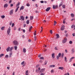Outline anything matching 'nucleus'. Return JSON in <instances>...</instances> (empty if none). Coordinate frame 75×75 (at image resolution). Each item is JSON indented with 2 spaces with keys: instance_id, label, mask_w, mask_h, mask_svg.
<instances>
[{
  "instance_id": "nucleus-32",
  "label": "nucleus",
  "mask_w": 75,
  "mask_h": 75,
  "mask_svg": "<svg viewBox=\"0 0 75 75\" xmlns=\"http://www.w3.org/2000/svg\"><path fill=\"white\" fill-rule=\"evenodd\" d=\"M62 7L63 8H65V5H63L62 6Z\"/></svg>"
},
{
  "instance_id": "nucleus-51",
  "label": "nucleus",
  "mask_w": 75,
  "mask_h": 75,
  "mask_svg": "<svg viewBox=\"0 0 75 75\" xmlns=\"http://www.w3.org/2000/svg\"><path fill=\"white\" fill-rule=\"evenodd\" d=\"M51 72H52V73L54 72V70H53V69L51 71Z\"/></svg>"
},
{
  "instance_id": "nucleus-18",
  "label": "nucleus",
  "mask_w": 75,
  "mask_h": 75,
  "mask_svg": "<svg viewBox=\"0 0 75 75\" xmlns=\"http://www.w3.org/2000/svg\"><path fill=\"white\" fill-rule=\"evenodd\" d=\"M12 54H13V53H10L9 55V58H10L11 57V55H12Z\"/></svg>"
},
{
  "instance_id": "nucleus-64",
  "label": "nucleus",
  "mask_w": 75,
  "mask_h": 75,
  "mask_svg": "<svg viewBox=\"0 0 75 75\" xmlns=\"http://www.w3.org/2000/svg\"><path fill=\"white\" fill-rule=\"evenodd\" d=\"M40 75H44V73H41Z\"/></svg>"
},
{
  "instance_id": "nucleus-23",
  "label": "nucleus",
  "mask_w": 75,
  "mask_h": 75,
  "mask_svg": "<svg viewBox=\"0 0 75 75\" xmlns=\"http://www.w3.org/2000/svg\"><path fill=\"white\" fill-rule=\"evenodd\" d=\"M3 56H4V54H2L0 55V58H1Z\"/></svg>"
},
{
  "instance_id": "nucleus-31",
  "label": "nucleus",
  "mask_w": 75,
  "mask_h": 75,
  "mask_svg": "<svg viewBox=\"0 0 75 75\" xmlns=\"http://www.w3.org/2000/svg\"><path fill=\"white\" fill-rule=\"evenodd\" d=\"M30 20H33V16H31L30 17Z\"/></svg>"
},
{
  "instance_id": "nucleus-7",
  "label": "nucleus",
  "mask_w": 75,
  "mask_h": 75,
  "mask_svg": "<svg viewBox=\"0 0 75 75\" xmlns=\"http://www.w3.org/2000/svg\"><path fill=\"white\" fill-rule=\"evenodd\" d=\"M13 14V10L12 9L10 11V15H12Z\"/></svg>"
},
{
  "instance_id": "nucleus-40",
  "label": "nucleus",
  "mask_w": 75,
  "mask_h": 75,
  "mask_svg": "<svg viewBox=\"0 0 75 75\" xmlns=\"http://www.w3.org/2000/svg\"><path fill=\"white\" fill-rule=\"evenodd\" d=\"M37 39V38L36 37V36H34V40L35 41Z\"/></svg>"
},
{
  "instance_id": "nucleus-10",
  "label": "nucleus",
  "mask_w": 75,
  "mask_h": 75,
  "mask_svg": "<svg viewBox=\"0 0 75 75\" xmlns=\"http://www.w3.org/2000/svg\"><path fill=\"white\" fill-rule=\"evenodd\" d=\"M20 18L22 21H24V18L23 17V16H21Z\"/></svg>"
},
{
  "instance_id": "nucleus-47",
  "label": "nucleus",
  "mask_w": 75,
  "mask_h": 75,
  "mask_svg": "<svg viewBox=\"0 0 75 75\" xmlns=\"http://www.w3.org/2000/svg\"><path fill=\"white\" fill-rule=\"evenodd\" d=\"M12 1V0H9V3L10 4L11 3V2Z\"/></svg>"
},
{
  "instance_id": "nucleus-12",
  "label": "nucleus",
  "mask_w": 75,
  "mask_h": 75,
  "mask_svg": "<svg viewBox=\"0 0 75 75\" xmlns=\"http://www.w3.org/2000/svg\"><path fill=\"white\" fill-rule=\"evenodd\" d=\"M59 69H61V70H64V68L63 67H59Z\"/></svg>"
},
{
  "instance_id": "nucleus-11",
  "label": "nucleus",
  "mask_w": 75,
  "mask_h": 75,
  "mask_svg": "<svg viewBox=\"0 0 75 75\" xmlns=\"http://www.w3.org/2000/svg\"><path fill=\"white\" fill-rule=\"evenodd\" d=\"M51 8V7H48L46 9V11H48L50 10Z\"/></svg>"
},
{
  "instance_id": "nucleus-54",
  "label": "nucleus",
  "mask_w": 75,
  "mask_h": 75,
  "mask_svg": "<svg viewBox=\"0 0 75 75\" xmlns=\"http://www.w3.org/2000/svg\"><path fill=\"white\" fill-rule=\"evenodd\" d=\"M22 37L23 38H25V36H24V35H22Z\"/></svg>"
},
{
  "instance_id": "nucleus-5",
  "label": "nucleus",
  "mask_w": 75,
  "mask_h": 75,
  "mask_svg": "<svg viewBox=\"0 0 75 75\" xmlns=\"http://www.w3.org/2000/svg\"><path fill=\"white\" fill-rule=\"evenodd\" d=\"M53 9H55L56 8H58V6L56 5L55 6V5H54L53 6Z\"/></svg>"
},
{
  "instance_id": "nucleus-41",
  "label": "nucleus",
  "mask_w": 75,
  "mask_h": 75,
  "mask_svg": "<svg viewBox=\"0 0 75 75\" xmlns=\"http://www.w3.org/2000/svg\"><path fill=\"white\" fill-rule=\"evenodd\" d=\"M4 27H2V28H1V30H4Z\"/></svg>"
},
{
  "instance_id": "nucleus-46",
  "label": "nucleus",
  "mask_w": 75,
  "mask_h": 75,
  "mask_svg": "<svg viewBox=\"0 0 75 75\" xmlns=\"http://www.w3.org/2000/svg\"><path fill=\"white\" fill-rule=\"evenodd\" d=\"M26 27V24H23V27Z\"/></svg>"
},
{
  "instance_id": "nucleus-36",
  "label": "nucleus",
  "mask_w": 75,
  "mask_h": 75,
  "mask_svg": "<svg viewBox=\"0 0 75 75\" xmlns=\"http://www.w3.org/2000/svg\"><path fill=\"white\" fill-rule=\"evenodd\" d=\"M69 43L70 44H72V41H70L69 42Z\"/></svg>"
},
{
  "instance_id": "nucleus-21",
  "label": "nucleus",
  "mask_w": 75,
  "mask_h": 75,
  "mask_svg": "<svg viewBox=\"0 0 75 75\" xmlns=\"http://www.w3.org/2000/svg\"><path fill=\"white\" fill-rule=\"evenodd\" d=\"M64 61H65L66 62H67V58L66 57H64Z\"/></svg>"
},
{
  "instance_id": "nucleus-33",
  "label": "nucleus",
  "mask_w": 75,
  "mask_h": 75,
  "mask_svg": "<svg viewBox=\"0 0 75 75\" xmlns=\"http://www.w3.org/2000/svg\"><path fill=\"white\" fill-rule=\"evenodd\" d=\"M61 55V57L62 58L64 57V53H62V55Z\"/></svg>"
},
{
  "instance_id": "nucleus-9",
  "label": "nucleus",
  "mask_w": 75,
  "mask_h": 75,
  "mask_svg": "<svg viewBox=\"0 0 75 75\" xmlns=\"http://www.w3.org/2000/svg\"><path fill=\"white\" fill-rule=\"evenodd\" d=\"M67 39L65 38L63 40V43H65L66 42V41H67Z\"/></svg>"
},
{
  "instance_id": "nucleus-30",
  "label": "nucleus",
  "mask_w": 75,
  "mask_h": 75,
  "mask_svg": "<svg viewBox=\"0 0 75 75\" xmlns=\"http://www.w3.org/2000/svg\"><path fill=\"white\" fill-rule=\"evenodd\" d=\"M71 16L73 18L74 17V14L73 13H71Z\"/></svg>"
},
{
  "instance_id": "nucleus-63",
  "label": "nucleus",
  "mask_w": 75,
  "mask_h": 75,
  "mask_svg": "<svg viewBox=\"0 0 75 75\" xmlns=\"http://www.w3.org/2000/svg\"><path fill=\"white\" fill-rule=\"evenodd\" d=\"M56 23H57V22L56 21H54V23L56 24Z\"/></svg>"
},
{
  "instance_id": "nucleus-44",
  "label": "nucleus",
  "mask_w": 75,
  "mask_h": 75,
  "mask_svg": "<svg viewBox=\"0 0 75 75\" xmlns=\"http://www.w3.org/2000/svg\"><path fill=\"white\" fill-rule=\"evenodd\" d=\"M14 23H12V27H14Z\"/></svg>"
},
{
  "instance_id": "nucleus-6",
  "label": "nucleus",
  "mask_w": 75,
  "mask_h": 75,
  "mask_svg": "<svg viewBox=\"0 0 75 75\" xmlns=\"http://www.w3.org/2000/svg\"><path fill=\"white\" fill-rule=\"evenodd\" d=\"M71 54H74V53L75 52V50H74V48H72L71 49Z\"/></svg>"
},
{
  "instance_id": "nucleus-27",
  "label": "nucleus",
  "mask_w": 75,
  "mask_h": 75,
  "mask_svg": "<svg viewBox=\"0 0 75 75\" xmlns=\"http://www.w3.org/2000/svg\"><path fill=\"white\" fill-rule=\"evenodd\" d=\"M20 2H18V4H17L16 5V7H18V6L20 5Z\"/></svg>"
},
{
  "instance_id": "nucleus-49",
  "label": "nucleus",
  "mask_w": 75,
  "mask_h": 75,
  "mask_svg": "<svg viewBox=\"0 0 75 75\" xmlns=\"http://www.w3.org/2000/svg\"><path fill=\"white\" fill-rule=\"evenodd\" d=\"M74 25H72L71 27L72 28H74Z\"/></svg>"
},
{
  "instance_id": "nucleus-60",
  "label": "nucleus",
  "mask_w": 75,
  "mask_h": 75,
  "mask_svg": "<svg viewBox=\"0 0 75 75\" xmlns=\"http://www.w3.org/2000/svg\"><path fill=\"white\" fill-rule=\"evenodd\" d=\"M23 33H25V30H23Z\"/></svg>"
},
{
  "instance_id": "nucleus-19",
  "label": "nucleus",
  "mask_w": 75,
  "mask_h": 75,
  "mask_svg": "<svg viewBox=\"0 0 75 75\" xmlns=\"http://www.w3.org/2000/svg\"><path fill=\"white\" fill-rule=\"evenodd\" d=\"M19 6L17 7L15 11V12H17L18 10V8H19Z\"/></svg>"
},
{
  "instance_id": "nucleus-22",
  "label": "nucleus",
  "mask_w": 75,
  "mask_h": 75,
  "mask_svg": "<svg viewBox=\"0 0 75 75\" xmlns=\"http://www.w3.org/2000/svg\"><path fill=\"white\" fill-rule=\"evenodd\" d=\"M30 23V20H28L26 21V23L27 24H28Z\"/></svg>"
},
{
  "instance_id": "nucleus-57",
  "label": "nucleus",
  "mask_w": 75,
  "mask_h": 75,
  "mask_svg": "<svg viewBox=\"0 0 75 75\" xmlns=\"http://www.w3.org/2000/svg\"><path fill=\"white\" fill-rule=\"evenodd\" d=\"M39 70L38 69H36V72H38V71H39Z\"/></svg>"
},
{
  "instance_id": "nucleus-17",
  "label": "nucleus",
  "mask_w": 75,
  "mask_h": 75,
  "mask_svg": "<svg viewBox=\"0 0 75 75\" xmlns=\"http://www.w3.org/2000/svg\"><path fill=\"white\" fill-rule=\"evenodd\" d=\"M24 6H22L20 9V10L21 11V10H23V9H24Z\"/></svg>"
},
{
  "instance_id": "nucleus-15",
  "label": "nucleus",
  "mask_w": 75,
  "mask_h": 75,
  "mask_svg": "<svg viewBox=\"0 0 75 75\" xmlns=\"http://www.w3.org/2000/svg\"><path fill=\"white\" fill-rule=\"evenodd\" d=\"M55 55V54L53 53L52 54V57L53 58H55V56H54Z\"/></svg>"
},
{
  "instance_id": "nucleus-42",
  "label": "nucleus",
  "mask_w": 75,
  "mask_h": 75,
  "mask_svg": "<svg viewBox=\"0 0 75 75\" xmlns=\"http://www.w3.org/2000/svg\"><path fill=\"white\" fill-rule=\"evenodd\" d=\"M5 57L6 58H8V54L6 55L5 56Z\"/></svg>"
},
{
  "instance_id": "nucleus-13",
  "label": "nucleus",
  "mask_w": 75,
  "mask_h": 75,
  "mask_svg": "<svg viewBox=\"0 0 75 75\" xmlns=\"http://www.w3.org/2000/svg\"><path fill=\"white\" fill-rule=\"evenodd\" d=\"M4 8H6V7H8V4H6L5 5H4Z\"/></svg>"
},
{
  "instance_id": "nucleus-39",
  "label": "nucleus",
  "mask_w": 75,
  "mask_h": 75,
  "mask_svg": "<svg viewBox=\"0 0 75 75\" xmlns=\"http://www.w3.org/2000/svg\"><path fill=\"white\" fill-rule=\"evenodd\" d=\"M10 7H13V4H10Z\"/></svg>"
},
{
  "instance_id": "nucleus-35",
  "label": "nucleus",
  "mask_w": 75,
  "mask_h": 75,
  "mask_svg": "<svg viewBox=\"0 0 75 75\" xmlns=\"http://www.w3.org/2000/svg\"><path fill=\"white\" fill-rule=\"evenodd\" d=\"M28 74V70H27L25 72V74Z\"/></svg>"
},
{
  "instance_id": "nucleus-38",
  "label": "nucleus",
  "mask_w": 75,
  "mask_h": 75,
  "mask_svg": "<svg viewBox=\"0 0 75 75\" xmlns=\"http://www.w3.org/2000/svg\"><path fill=\"white\" fill-rule=\"evenodd\" d=\"M59 57L58 55L56 56V58H57V59H59Z\"/></svg>"
},
{
  "instance_id": "nucleus-2",
  "label": "nucleus",
  "mask_w": 75,
  "mask_h": 75,
  "mask_svg": "<svg viewBox=\"0 0 75 75\" xmlns=\"http://www.w3.org/2000/svg\"><path fill=\"white\" fill-rule=\"evenodd\" d=\"M13 43L14 45H18V42L16 40L13 41Z\"/></svg>"
},
{
  "instance_id": "nucleus-55",
  "label": "nucleus",
  "mask_w": 75,
  "mask_h": 75,
  "mask_svg": "<svg viewBox=\"0 0 75 75\" xmlns=\"http://www.w3.org/2000/svg\"><path fill=\"white\" fill-rule=\"evenodd\" d=\"M62 5V4H60L59 6V7H61V6Z\"/></svg>"
},
{
  "instance_id": "nucleus-1",
  "label": "nucleus",
  "mask_w": 75,
  "mask_h": 75,
  "mask_svg": "<svg viewBox=\"0 0 75 75\" xmlns=\"http://www.w3.org/2000/svg\"><path fill=\"white\" fill-rule=\"evenodd\" d=\"M13 48H14V47H11L10 48V47H8L6 49V51L7 52H8L9 51L10 52L13 50Z\"/></svg>"
},
{
  "instance_id": "nucleus-43",
  "label": "nucleus",
  "mask_w": 75,
  "mask_h": 75,
  "mask_svg": "<svg viewBox=\"0 0 75 75\" xmlns=\"http://www.w3.org/2000/svg\"><path fill=\"white\" fill-rule=\"evenodd\" d=\"M63 24H65V20H64L63 21Z\"/></svg>"
},
{
  "instance_id": "nucleus-50",
  "label": "nucleus",
  "mask_w": 75,
  "mask_h": 75,
  "mask_svg": "<svg viewBox=\"0 0 75 75\" xmlns=\"http://www.w3.org/2000/svg\"><path fill=\"white\" fill-rule=\"evenodd\" d=\"M72 35H73L74 37L75 36V33H73V34H72Z\"/></svg>"
},
{
  "instance_id": "nucleus-61",
  "label": "nucleus",
  "mask_w": 75,
  "mask_h": 75,
  "mask_svg": "<svg viewBox=\"0 0 75 75\" xmlns=\"http://www.w3.org/2000/svg\"><path fill=\"white\" fill-rule=\"evenodd\" d=\"M75 20V19H74V18H72V19H71V21H73V20Z\"/></svg>"
},
{
  "instance_id": "nucleus-34",
  "label": "nucleus",
  "mask_w": 75,
  "mask_h": 75,
  "mask_svg": "<svg viewBox=\"0 0 75 75\" xmlns=\"http://www.w3.org/2000/svg\"><path fill=\"white\" fill-rule=\"evenodd\" d=\"M40 59H44V57H40Z\"/></svg>"
},
{
  "instance_id": "nucleus-26",
  "label": "nucleus",
  "mask_w": 75,
  "mask_h": 75,
  "mask_svg": "<svg viewBox=\"0 0 75 75\" xmlns=\"http://www.w3.org/2000/svg\"><path fill=\"white\" fill-rule=\"evenodd\" d=\"M1 17L2 18H5V16L4 15L2 16H1Z\"/></svg>"
},
{
  "instance_id": "nucleus-59",
  "label": "nucleus",
  "mask_w": 75,
  "mask_h": 75,
  "mask_svg": "<svg viewBox=\"0 0 75 75\" xmlns=\"http://www.w3.org/2000/svg\"><path fill=\"white\" fill-rule=\"evenodd\" d=\"M13 30H16V28L15 27H14Z\"/></svg>"
},
{
  "instance_id": "nucleus-58",
  "label": "nucleus",
  "mask_w": 75,
  "mask_h": 75,
  "mask_svg": "<svg viewBox=\"0 0 75 75\" xmlns=\"http://www.w3.org/2000/svg\"><path fill=\"white\" fill-rule=\"evenodd\" d=\"M41 54H39L38 55V57H41Z\"/></svg>"
},
{
  "instance_id": "nucleus-4",
  "label": "nucleus",
  "mask_w": 75,
  "mask_h": 75,
  "mask_svg": "<svg viewBox=\"0 0 75 75\" xmlns=\"http://www.w3.org/2000/svg\"><path fill=\"white\" fill-rule=\"evenodd\" d=\"M65 27L64 26V25H63L62 26L61 28V30H62V31H63L64 30V28Z\"/></svg>"
},
{
  "instance_id": "nucleus-16",
  "label": "nucleus",
  "mask_w": 75,
  "mask_h": 75,
  "mask_svg": "<svg viewBox=\"0 0 75 75\" xmlns=\"http://www.w3.org/2000/svg\"><path fill=\"white\" fill-rule=\"evenodd\" d=\"M32 28H33V26H31L30 27L29 29V31H31V29H32Z\"/></svg>"
},
{
  "instance_id": "nucleus-28",
  "label": "nucleus",
  "mask_w": 75,
  "mask_h": 75,
  "mask_svg": "<svg viewBox=\"0 0 75 75\" xmlns=\"http://www.w3.org/2000/svg\"><path fill=\"white\" fill-rule=\"evenodd\" d=\"M50 67H51V68H52V67H55V65H51L50 66Z\"/></svg>"
},
{
  "instance_id": "nucleus-62",
  "label": "nucleus",
  "mask_w": 75,
  "mask_h": 75,
  "mask_svg": "<svg viewBox=\"0 0 75 75\" xmlns=\"http://www.w3.org/2000/svg\"><path fill=\"white\" fill-rule=\"evenodd\" d=\"M34 35H36V33L35 32L34 33Z\"/></svg>"
},
{
  "instance_id": "nucleus-52",
  "label": "nucleus",
  "mask_w": 75,
  "mask_h": 75,
  "mask_svg": "<svg viewBox=\"0 0 75 75\" xmlns=\"http://www.w3.org/2000/svg\"><path fill=\"white\" fill-rule=\"evenodd\" d=\"M40 3H44V1H41Z\"/></svg>"
},
{
  "instance_id": "nucleus-20",
  "label": "nucleus",
  "mask_w": 75,
  "mask_h": 75,
  "mask_svg": "<svg viewBox=\"0 0 75 75\" xmlns=\"http://www.w3.org/2000/svg\"><path fill=\"white\" fill-rule=\"evenodd\" d=\"M44 72V69H41L40 72L41 73L42 72Z\"/></svg>"
},
{
  "instance_id": "nucleus-29",
  "label": "nucleus",
  "mask_w": 75,
  "mask_h": 75,
  "mask_svg": "<svg viewBox=\"0 0 75 75\" xmlns=\"http://www.w3.org/2000/svg\"><path fill=\"white\" fill-rule=\"evenodd\" d=\"M59 57H61V53H60L58 54V56Z\"/></svg>"
},
{
  "instance_id": "nucleus-45",
  "label": "nucleus",
  "mask_w": 75,
  "mask_h": 75,
  "mask_svg": "<svg viewBox=\"0 0 75 75\" xmlns=\"http://www.w3.org/2000/svg\"><path fill=\"white\" fill-rule=\"evenodd\" d=\"M24 61L23 62L21 63V65H23V64H24Z\"/></svg>"
},
{
  "instance_id": "nucleus-53",
  "label": "nucleus",
  "mask_w": 75,
  "mask_h": 75,
  "mask_svg": "<svg viewBox=\"0 0 75 75\" xmlns=\"http://www.w3.org/2000/svg\"><path fill=\"white\" fill-rule=\"evenodd\" d=\"M55 50H58V49H57V47H55L54 48Z\"/></svg>"
},
{
  "instance_id": "nucleus-8",
  "label": "nucleus",
  "mask_w": 75,
  "mask_h": 75,
  "mask_svg": "<svg viewBox=\"0 0 75 75\" xmlns=\"http://www.w3.org/2000/svg\"><path fill=\"white\" fill-rule=\"evenodd\" d=\"M74 58H75V57H71V58H70V59L69 60V62H71V61H72V60L73 59H74Z\"/></svg>"
},
{
  "instance_id": "nucleus-37",
  "label": "nucleus",
  "mask_w": 75,
  "mask_h": 75,
  "mask_svg": "<svg viewBox=\"0 0 75 75\" xmlns=\"http://www.w3.org/2000/svg\"><path fill=\"white\" fill-rule=\"evenodd\" d=\"M30 6V4H26V6H27L28 7H29Z\"/></svg>"
},
{
  "instance_id": "nucleus-25",
  "label": "nucleus",
  "mask_w": 75,
  "mask_h": 75,
  "mask_svg": "<svg viewBox=\"0 0 75 75\" xmlns=\"http://www.w3.org/2000/svg\"><path fill=\"white\" fill-rule=\"evenodd\" d=\"M56 36L57 38H59V35L58 34H57L56 35Z\"/></svg>"
},
{
  "instance_id": "nucleus-3",
  "label": "nucleus",
  "mask_w": 75,
  "mask_h": 75,
  "mask_svg": "<svg viewBox=\"0 0 75 75\" xmlns=\"http://www.w3.org/2000/svg\"><path fill=\"white\" fill-rule=\"evenodd\" d=\"M11 31V28H10V27H9V28H8L7 30V33L8 35L10 34V31Z\"/></svg>"
},
{
  "instance_id": "nucleus-48",
  "label": "nucleus",
  "mask_w": 75,
  "mask_h": 75,
  "mask_svg": "<svg viewBox=\"0 0 75 75\" xmlns=\"http://www.w3.org/2000/svg\"><path fill=\"white\" fill-rule=\"evenodd\" d=\"M50 33H51V34H52V30H51L50 31Z\"/></svg>"
},
{
  "instance_id": "nucleus-14",
  "label": "nucleus",
  "mask_w": 75,
  "mask_h": 75,
  "mask_svg": "<svg viewBox=\"0 0 75 75\" xmlns=\"http://www.w3.org/2000/svg\"><path fill=\"white\" fill-rule=\"evenodd\" d=\"M23 52L24 53H25L26 52V49L25 48H23Z\"/></svg>"
},
{
  "instance_id": "nucleus-56",
  "label": "nucleus",
  "mask_w": 75,
  "mask_h": 75,
  "mask_svg": "<svg viewBox=\"0 0 75 75\" xmlns=\"http://www.w3.org/2000/svg\"><path fill=\"white\" fill-rule=\"evenodd\" d=\"M12 24V22H11L10 23L9 25H11Z\"/></svg>"
},
{
  "instance_id": "nucleus-24",
  "label": "nucleus",
  "mask_w": 75,
  "mask_h": 75,
  "mask_svg": "<svg viewBox=\"0 0 75 75\" xmlns=\"http://www.w3.org/2000/svg\"><path fill=\"white\" fill-rule=\"evenodd\" d=\"M14 48L15 50H17V46H14Z\"/></svg>"
}]
</instances>
